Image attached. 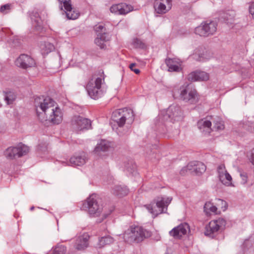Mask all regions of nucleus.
<instances>
[{
	"instance_id": "f257e3e1",
	"label": "nucleus",
	"mask_w": 254,
	"mask_h": 254,
	"mask_svg": "<svg viewBox=\"0 0 254 254\" xmlns=\"http://www.w3.org/2000/svg\"><path fill=\"white\" fill-rule=\"evenodd\" d=\"M50 97H38L35 99L34 105L37 116L42 123L59 124L63 120V114L61 109Z\"/></svg>"
},
{
	"instance_id": "f03ea898",
	"label": "nucleus",
	"mask_w": 254,
	"mask_h": 254,
	"mask_svg": "<svg viewBox=\"0 0 254 254\" xmlns=\"http://www.w3.org/2000/svg\"><path fill=\"white\" fill-rule=\"evenodd\" d=\"M150 236V232L142 227L132 225L125 231L123 239L128 243H138Z\"/></svg>"
},
{
	"instance_id": "7ed1b4c3",
	"label": "nucleus",
	"mask_w": 254,
	"mask_h": 254,
	"mask_svg": "<svg viewBox=\"0 0 254 254\" xmlns=\"http://www.w3.org/2000/svg\"><path fill=\"white\" fill-rule=\"evenodd\" d=\"M112 119L113 121L117 124L119 128H117V132L120 136L126 134L121 131L122 127L125 125L126 122L128 124H131L133 120V113L130 109L124 108L113 113Z\"/></svg>"
},
{
	"instance_id": "20e7f679",
	"label": "nucleus",
	"mask_w": 254,
	"mask_h": 254,
	"mask_svg": "<svg viewBox=\"0 0 254 254\" xmlns=\"http://www.w3.org/2000/svg\"><path fill=\"white\" fill-rule=\"evenodd\" d=\"M83 207L87 210L92 217L101 216L102 219L98 221L100 223L105 219L107 215L102 213L103 207L100 203V199L96 194L90 195L83 203Z\"/></svg>"
},
{
	"instance_id": "39448f33",
	"label": "nucleus",
	"mask_w": 254,
	"mask_h": 254,
	"mask_svg": "<svg viewBox=\"0 0 254 254\" xmlns=\"http://www.w3.org/2000/svg\"><path fill=\"white\" fill-rule=\"evenodd\" d=\"M172 199L171 197L158 196L154 200V204L147 206V209L154 217H156L159 214L166 212Z\"/></svg>"
},
{
	"instance_id": "423d86ee",
	"label": "nucleus",
	"mask_w": 254,
	"mask_h": 254,
	"mask_svg": "<svg viewBox=\"0 0 254 254\" xmlns=\"http://www.w3.org/2000/svg\"><path fill=\"white\" fill-rule=\"evenodd\" d=\"M180 97L184 102L190 104H195L199 100L196 90L189 85H183L180 87Z\"/></svg>"
},
{
	"instance_id": "0eeeda50",
	"label": "nucleus",
	"mask_w": 254,
	"mask_h": 254,
	"mask_svg": "<svg viewBox=\"0 0 254 254\" xmlns=\"http://www.w3.org/2000/svg\"><path fill=\"white\" fill-rule=\"evenodd\" d=\"M103 80L104 78L97 77L95 80L92 79L87 84L86 90L92 98L97 99L103 95V91L101 89Z\"/></svg>"
},
{
	"instance_id": "6e6552de",
	"label": "nucleus",
	"mask_w": 254,
	"mask_h": 254,
	"mask_svg": "<svg viewBox=\"0 0 254 254\" xmlns=\"http://www.w3.org/2000/svg\"><path fill=\"white\" fill-rule=\"evenodd\" d=\"M217 24L213 21L203 22L196 27L194 32L200 36L208 37L215 33L217 31Z\"/></svg>"
},
{
	"instance_id": "1a4fd4ad",
	"label": "nucleus",
	"mask_w": 254,
	"mask_h": 254,
	"mask_svg": "<svg viewBox=\"0 0 254 254\" xmlns=\"http://www.w3.org/2000/svg\"><path fill=\"white\" fill-rule=\"evenodd\" d=\"M29 151L28 146L22 144L17 147H9L4 151L5 156L9 159H13L26 155Z\"/></svg>"
},
{
	"instance_id": "9d476101",
	"label": "nucleus",
	"mask_w": 254,
	"mask_h": 254,
	"mask_svg": "<svg viewBox=\"0 0 254 254\" xmlns=\"http://www.w3.org/2000/svg\"><path fill=\"white\" fill-rule=\"evenodd\" d=\"M226 221L222 218L211 221L206 226L205 235L212 237L213 235L219 231L223 230L226 225Z\"/></svg>"
},
{
	"instance_id": "9b49d317",
	"label": "nucleus",
	"mask_w": 254,
	"mask_h": 254,
	"mask_svg": "<svg viewBox=\"0 0 254 254\" xmlns=\"http://www.w3.org/2000/svg\"><path fill=\"white\" fill-rule=\"evenodd\" d=\"M72 128L76 131L90 128L91 121L80 116H74L71 121Z\"/></svg>"
},
{
	"instance_id": "f8f14e48",
	"label": "nucleus",
	"mask_w": 254,
	"mask_h": 254,
	"mask_svg": "<svg viewBox=\"0 0 254 254\" xmlns=\"http://www.w3.org/2000/svg\"><path fill=\"white\" fill-rule=\"evenodd\" d=\"M59 8L64 10L66 17L69 19H75L79 16V13L74 11L72 7L70 0H58Z\"/></svg>"
},
{
	"instance_id": "ddd939ff",
	"label": "nucleus",
	"mask_w": 254,
	"mask_h": 254,
	"mask_svg": "<svg viewBox=\"0 0 254 254\" xmlns=\"http://www.w3.org/2000/svg\"><path fill=\"white\" fill-rule=\"evenodd\" d=\"M15 64L18 67L26 69L35 66L36 63L34 60L30 56L25 54H21L16 59Z\"/></svg>"
},
{
	"instance_id": "4468645a",
	"label": "nucleus",
	"mask_w": 254,
	"mask_h": 254,
	"mask_svg": "<svg viewBox=\"0 0 254 254\" xmlns=\"http://www.w3.org/2000/svg\"><path fill=\"white\" fill-rule=\"evenodd\" d=\"M110 11L116 14L125 15L133 10V7L126 3L113 5L110 8Z\"/></svg>"
},
{
	"instance_id": "2eb2a0df",
	"label": "nucleus",
	"mask_w": 254,
	"mask_h": 254,
	"mask_svg": "<svg viewBox=\"0 0 254 254\" xmlns=\"http://www.w3.org/2000/svg\"><path fill=\"white\" fill-rule=\"evenodd\" d=\"M189 231V225L187 223H184L173 228L169 232V234L175 239H180L183 236L187 235Z\"/></svg>"
},
{
	"instance_id": "dca6fc26",
	"label": "nucleus",
	"mask_w": 254,
	"mask_h": 254,
	"mask_svg": "<svg viewBox=\"0 0 254 254\" xmlns=\"http://www.w3.org/2000/svg\"><path fill=\"white\" fill-rule=\"evenodd\" d=\"M187 170L190 173H195L197 175L201 174L206 170L205 165L201 162L192 161L188 164L186 167Z\"/></svg>"
},
{
	"instance_id": "f3484780",
	"label": "nucleus",
	"mask_w": 254,
	"mask_h": 254,
	"mask_svg": "<svg viewBox=\"0 0 254 254\" xmlns=\"http://www.w3.org/2000/svg\"><path fill=\"white\" fill-rule=\"evenodd\" d=\"M29 15L31 19L32 25L37 31H39L43 28V21L40 17L38 11L34 9L29 12Z\"/></svg>"
},
{
	"instance_id": "a211bd4d",
	"label": "nucleus",
	"mask_w": 254,
	"mask_h": 254,
	"mask_svg": "<svg viewBox=\"0 0 254 254\" xmlns=\"http://www.w3.org/2000/svg\"><path fill=\"white\" fill-rule=\"evenodd\" d=\"M197 125L200 131L204 134H209L212 130L211 122L207 118L198 121Z\"/></svg>"
},
{
	"instance_id": "6ab92c4d",
	"label": "nucleus",
	"mask_w": 254,
	"mask_h": 254,
	"mask_svg": "<svg viewBox=\"0 0 254 254\" xmlns=\"http://www.w3.org/2000/svg\"><path fill=\"white\" fill-rule=\"evenodd\" d=\"M171 116V122L179 120L182 116V112L180 106L173 105L168 108V113Z\"/></svg>"
},
{
	"instance_id": "aec40b11",
	"label": "nucleus",
	"mask_w": 254,
	"mask_h": 254,
	"mask_svg": "<svg viewBox=\"0 0 254 254\" xmlns=\"http://www.w3.org/2000/svg\"><path fill=\"white\" fill-rule=\"evenodd\" d=\"M89 239V236L87 233L83 234L77 238L74 247L78 250H84L88 246Z\"/></svg>"
},
{
	"instance_id": "412c9836",
	"label": "nucleus",
	"mask_w": 254,
	"mask_h": 254,
	"mask_svg": "<svg viewBox=\"0 0 254 254\" xmlns=\"http://www.w3.org/2000/svg\"><path fill=\"white\" fill-rule=\"evenodd\" d=\"M188 78L190 81H205L208 79L209 75L205 72L195 71L189 74Z\"/></svg>"
},
{
	"instance_id": "4be33fe9",
	"label": "nucleus",
	"mask_w": 254,
	"mask_h": 254,
	"mask_svg": "<svg viewBox=\"0 0 254 254\" xmlns=\"http://www.w3.org/2000/svg\"><path fill=\"white\" fill-rule=\"evenodd\" d=\"M88 160V155L86 153L83 152L80 155L73 156L70 159V163L75 166H82L85 164Z\"/></svg>"
},
{
	"instance_id": "5701e85b",
	"label": "nucleus",
	"mask_w": 254,
	"mask_h": 254,
	"mask_svg": "<svg viewBox=\"0 0 254 254\" xmlns=\"http://www.w3.org/2000/svg\"><path fill=\"white\" fill-rule=\"evenodd\" d=\"M111 192L119 197H123L127 194L128 189L125 186L116 185L112 188Z\"/></svg>"
},
{
	"instance_id": "b1692460",
	"label": "nucleus",
	"mask_w": 254,
	"mask_h": 254,
	"mask_svg": "<svg viewBox=\"0 0 254 254\" xmlns=\"http://www.w3.org/2000/svg\"><path fill=\"white\" fill-rule=\"evenodd\" d=\"M114 241V239L109 235L102 237L99 239L96 247L99 248H101L105 246L113 244Z\"/></svg>"
},
{
	"instance_id": "393cba45",
	"label": "nucleus",
	"mask_w": 254,
	"mask_h": 254,
	"mask_svg": "<svg viewBox=\"0 0 254 254\" xmlns=\"http://www.w3.org/2000/svg\"><path fill=\"white\" fill-rule=\"evenodd\" d=\"M110 147L109 142L107 140H101L98 143L94 149V152L97 155H99L100 152L107 151Z\"/></svg>"
},
{
	"instance_id": "a878e982",
	"label": "nucleus",
	"mask_w": 254,
	"mask_h": 254,
	"mask_svg": "<svg viewBox=\"0 0 254 254\" xmlns=\"http://www.w3.org/2000/svg\"><path fill=\"white\" fill-rule=\"evenodd\" d=\"M165 63L170 71H179L181 69L179 62L175 59H166Z\"/></svg>"
},
{
	"instance_id": "bb28decb",
	"label": "nucleus",
	"mask_w": 254,
	"mask_h": 254,
	"mask_svg": "<svg viewBox=\"0 0 254 254\" xmlns=\"http://www.w3.org/2000/svg\"><path fill=\"white\" fill-rule=\"evenodd\" d=\"M109 39L108 35H101L95 39V43L101 49H105L106 47L105 42Z\"/></svg>"
},
{
	"instance_id": "cd10ccee",
	"label": "nucleus",
	"mask_w": 254,
	"mask_h": 254,
	"mask_svg": "<svg viewBox=\"0 0 254 254\" xmlns=\"http://www.w3.org/2000/svg\"><path fill=\"white\" fill-rule=\"evenodd\" d=\"M217 207L211 202H206L204 206V211L207 215L217 214Z\"/></svg>"
},
{
	"instance_id": "c85d7f7f",
	"label": "nucleus",
	"mask_w": 254,
	"mask_h": 254,
	"mask_svg": "<svg viewBox=\"0 0 254 254\" xmlns=\"http://www.w3.org/2000/svg\"><path fill=\"white\" fill-rule=\"evenodd\" d=\"M223 21L228 25H231L234 21V15L232 11H229L227 12L224 13L221 16Z\"/></svg>"
},
{
	"instance_id": "c756f323",
	"label": "nucleus",
	"mask_w": 254,
	"mask_h": 254,
	"mask_svg": "<svg viewBox=\"0 0 254 254\" xmlns=\"http://www.w3.org/2000/svg\"><path fill=\"white\" fill-rule=\"evenodd\" d=\"M220 181L222 182V184L227 186H232V177L230 175L226 172L219 177Z\"/></svg>"
},
{
	"instance_id": "7c9ffc66",
	"label": "nucleus",
	"mask_w": 254,
	"mask_h": 254,
	"mask_svg": "<svg viewBox=\"0 0 254 254\" xmlns=\"http://www.w3.org/2000/svg\"><path fill=\"white\" fill-rule=\"evenodd\" d=\"M168 109L166 111H162L158 115V118L161 123H164L167 121H171V116L168 113Z\"/></svg>"
},
{
	"instance_id": "2f4dec72",
	"label": "nucleus",
	"mask_w": 254,
	"mask_h": 254,
	"mask_svg": "<svg viewBox=\"0 0 254 254\" xmlns=\"http://www.w3.org/2000/svg\"><path fill=\"white\" fill-rule=\"evenodd\" d=\"M95 31L98 33L97 36L101 35H108L107 34L106 28L104 24H98L94 26Z\"/></svg>"
},
{
	"instance_id": "473e14b6",
	"label": "nucleus",
	"mask_w": 254,
	"mask_h": 254,
	"mask_svg": "<svg viewBox=\"0 0 254 254\" xmlns=\"http://www.w3.org/2000/svg\"><path fill=\"white\" fill-rule=\"evenodd\" d=\"M16 96L15 94L11 91L5 93L4 96V100L6 101L7 104H12L15 99Z\"/></svg>"
},
{
	"instance_id": "72a5a7b5",
	"label": "nucleus",
	"mask_w": 254,
	"mask_h": 254,
	"mask_svg": "<svg viewBox=\"0 0 254 254\" xmlns=\"http://www.w3.org/2000/svg\"><path fill=\"white\" fill-rule=\"evenodd\" d=\"M132 44L135 48L144 49L145 48L144 43L138 38L133 39Z\"/></svg>"
},
{
	"instance_id": "f704fd0d",
	"label": "nucleus",
	"mask_w": 254,
	"mask_h": 254,
	"mask_svg": "<svg viewBox=\"0 0 254 254\" xmlns=\"http://www.w3.org/2000/svg\"><path fill=\"white\" fill-rule=\"evenodd\" d=\"M66 248L63 245H58L52 251V254H65Z\"/></svg>"
},
{
	"instance_id": "c9c22d12",
	"label": "nucleus",
	"mask_w": 254,
	"mask_h": 254,
	"mask_svg": "<svg viewBox=\"0 0 254 254\" xmlns=\"http://www.w3.org/2000/svg\"><path fill=\"white\" fill-rule=\"evenodd\" d=\"M192 57L194 60L197 61H201L202 59L205 58L204 54L200 52L199 49L195 50L194 53L192 54Z\"/></svg>"
},
{
	"instance_id": "e433bc0d",
	"label": "nucleus",
	"mask_w": 254,
	"mask_h": 254,
	"mask_svg": "<svg viewBox=\"0 0 254 254\" xmlns=\"http://www.w3.org/2000/svg\"><path fill=\"white\" fill-rule=\"evenodd\" d=\"M156 9L157 10V13L160 14L165 13L167 11L166 5L162 2H160L159 3Z\"/></svg>"
},
{
	"instance_id": "4c0bfd02",
	"label": "nucleus",
	"mask_w": 254,
	"mask_h": 254,
	"mask_svg": "<svg viewBox=\"0 0 254 254\" xmlns=\"http://www.w3.org/2000/svg\"><path fill=\"white\" fill-rule=\"evenodd\" d=\"M10 9V4H6L1 6L0 11L3 14H6L9 11Z\"/></svg>"
},
{
	"instance_id": "58836bf2",
	"label": "nucleus",
	"mask_w": 254,
	"mask_h": 254,
	"mask_svg": "<svg viewBox=\"0 0 254 254\" xmlns=\"http://www.w3.org/2000/svg\"><path fill=\"white\" fill-rule=\"evenodd\" d=\"M240 177L242 179L241 183L243 185H245L247 183L248 180V174L246 172H242L240 174Z\"/></svg>"
},
{
	"instance_id": "ea45409f",
	"label": "nucleus",
	"mask_w": 254,
	"mask_h": 254,
	"mask_svg": "<svg viewBox=\"0 0 254 254\" xmlns=\"http://www.w3.org/2000/svg\"><path fill=\"white\" fill-rule=\"evenodd\" d=\"M46 49L44 51V53L46 54H48L51 52L54 48L53 45L50 43H47L43 45Z\"/></svg>"
},
{
	"instance_id": "a19ab883",
	"label": "nucleus",
	"mask_w": 254,
	"mask_h": 254,
	"mask_svg": "<svg viewBox=\"0 0 254 254\" xmlns=\"http://www.w3.org/2000/svg\"><path fill=\"white\" fill-rule=\"evenodd\" d=\"M213 128L216 130H220L223 129L224 128V125H223L222 122L220 121L219 122H216Z\"/></svg>"
},
{
	"instance_id": "79ce46f5",
	"label": "nucleus",
	"mask_w": 254,
	"mask_h": 254,
	"mask_svg": "<svg viewBox=\"0 0 254 254\" xmlns=\"http://www.w3.org/2000/svg\"><path fill=\"white\" fill-rule=\"evenodd\" d=\"M227 172V171L226 170L225 167L224 165H220L218 167V173L219 177L220 176V175Z\"/></svg>"
},
{
	"instance_id": "37998d69",
	"label": "nucleus",
	"mask_w": 254,
	"mask_h": 254,
	"mask_svg": "<svg viewBox=\"0 0 254 254\" xmlns=\"http://www.w3.org/2000/svg\"><path fill=\"white\" fill-rule=\"evenodd\" d=\"M136 65V64L132 63L129 65V67L131 71H133L136 74H138L140 73V70L138 68H134L135 67Z\"/></svg>"
},
{
	"instance_id": "c03bdc74",
	"label": "nucleus",
	"mask_w": 254,
	"mask_h": 254,
	"mask_svg": "<svg viewBox=\"0 0 254 254\" xmlns=\"http://www.w3.org/2000/svg\"><path fill=\"white\" fill-rule=\"evenodd\" d=\"M218 202L222 205V208L223 210L225 211L227 207V202L222 199H218Z\"/></svg>"
},
{
	"instance_id": "a18cd8bd",
	"label": "nucleus",
	"mask_w": 254,
	"mask_h": 254,
	"mask_svg": "<svg viewBox=\"0 0 254 254\" xmlns=\"http://www.w3.org/2000/svg\"><path fill=\"white\" fill-rule=\"evenodd\" d=\"M249 11L254 18V2H253L250 6Z\"/></svg>"
},
{
	"instance_id": "49530a36",
	"label": "nucleus",
	"mask_w": 254,
	"mask_h": 254,
	"mask_svg": "<svg viewBox=\"0 0 254 254\" xmlns=\"http://www.w3.org/2000/svg\"><path fill=\"white\" fill-rule=\"evenodd\" d=\"M135 169H136L135 165H132V168L130 169L128 167L127 168V171L130 172V173H133V172L135 171Z\"/></svg>"
},
{
	"instance_id": "de8ad7c7",
	"label": "nucleus",
	"mask_w": 254,
	"mask_h": 254,
	"mask_svg": "<svg viewBox=\"0 0 254 254\" xmlns=\"http://www.w3.org/2000/svg\"><path fill=\"white\" fill-rule=\"evenodd\" d=\"M250 160H251V162H252V163L254 165V154H252V158L250 159Z\"/></svg>"
},
{
	"instance_id": "09e8293b",
	"label": "nucleus",
	"mask_w": 254,
	"mask_h": 254,
	"mask_svg": "<svg viewBox=\"0 0 254 254\" xmlns=\"http://www.w3.org/2000/svg\"><path fill=\"white\" fill-rule=\"evenodd\" d=\"M166 1L168 5V7L170 8V5H171V0H166Z\"/></svg>"
},
{
	"instance_id": "8fccbe9b",
	"label": "nucleus",
	"mask_w": 254,
	"mask_h": 254,
	"mask_svg": "<svg viewBox=\"0 0 254 254\" xmlns=\"http://www.w3.org/2000/svg\"><path fill=\"white\" fill-rule=\"evenodd\" d=\"M34 209V206H32L30 208V210H33V209Z\"/></svg>"
},
{
	"instance_id": "3c124183",
	"label": "nucleus",
	"mask_w": 254,
	"mask_h": 254,
	"mask_svg": "<svg viewBox=\"0 0 254 254\" xmlns=\"http://www.w3.org/2000/svg\"><path fill=\"white\" fill-rule=\"evenodd\" d=\"M1 104L0 103V107H1Z\"/></svg>"
}]
</instances>
